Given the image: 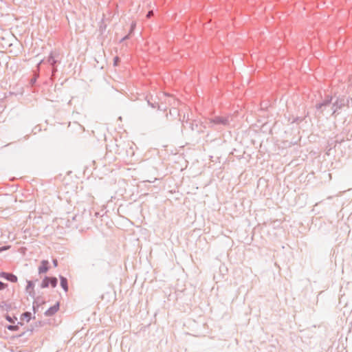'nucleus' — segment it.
Instances as JSON below:
<instances>
[{"label":"nucleus","instance_id":"obj_1","mask_svg":"<svg viewBox=\"0 0 352 352\" xmlns=\"http://www.w3.org/2000/svg\"><path fill=\"white\" fill-rule=\"evenodd\" d=\"M59 309V303L57 302L54 306L50 307L45 312V316H51L58 311Z\"/></svg>","mask_w":352,"mask_h":352},{"label":"nucleus","instance_id":"obj_2","mask_svg":"<svg viewBox=\"0 0 352 352\" xmlns=\"http://www.w3.org/2000/svg\"><path fill=\"white\" fill-rule=\"evenodd\" d=\"M48 265H49V262L47 261H46V260L42 261L41 265L38 267V273L39 274L46 273L49 270Z\"/></svg>","mask_w":352,"mask_h":352},{"label":"nucleus","instance_id":"obj_3","mask_svg":"<svg viewBox=\"0 0 352 352\" xmlns=\"http://www.w3.org/2000/svg\"><path fill=\"white\" fill-rule=\"evenodd\" d=\"M212 122L216 124H221L226 125L229 123V121L228 118L217 117L214 120H212Z\"/></svg>","mask_w":352,"mask_h":352},{"label":"nucleus","instance_id":"obj_4","mask_svg":"<svg viewBox=\"0 0 352 352\" xmlns=\"http://www.w3.org/2000/svg\"><path fill=\"white\" fill-rule=\"evenodd\" d=\"M1 276L12 283H16L17 281V277L12 274L3 273Z\"/></svg>","mask_w":352,"mask_h":352},{"label":"nucleus","instance_id":"obj_5","mask_svg":"<svg viewBox=\"0 0 352 352\" xmlns=\"http://www.w3.org/2000/svg\"><path fill=\"white\" fill-rule=\"evenodd\" d=\"M342 105H344V100H337L336 102L333 104V113H335L338 109H340Z\"/></svg>","mask_w":352,"mask_h":352},{"label":"nucleus","instance_id":"obj_6","mask_svg":"<svg viewBox=\"0 0 352 352\" xmlns=\"http://www.w3.org/2000/svg\"><path fill=\"white\" fill-rule=\"evenodd\" d=\"M27 287H26V292H28L30 295H34V284L31 280L27 281Z\"/></svg>","mask_w":352,"mask_h":352},{"label":"nucleus","instance_id":"obj_7","mask_svg":"<svg viewBox=\"0 0 352 352\" xmlns=\"http://www.w3.org/2000/svg\"><path fill=\"white\" fill-rule=\"evenodd\" d=\"M60 285H61L62 288L65 290V292H67L68 286H67V279L63 276H60Z\"/></svg>","mask_w":352,"mask_h":352},{"label":"nucleus","instance_id":"obj_8","mask_svg":"<svg viewBox=\"0 0 352 352\" xmlns=\"http://www.w3.org/2000/svg\"><path fill=\"white\" fill-rule=\"evenodd\" d=\"M50 285V278L45 277L41 283V287L45 288L47 287Z\"/></svg>","mask_w":352,"mask_h":352},{"label":"nucleus","instance_id":"obj_9","mask_svg":"<svg viewBox=\"0 0 352 352\" xmlns=\"http://www.w3.org/2000/svg\"><path fill=\"white\" fill-rule=\"evenodd\" d=\"M47 62L50 63L52 65H54L56 63V60H55L52 53L50 54L47 59Z\"/></svg>","mask_w":352,"mask_h":352},{"label":"nucleus","instance_id":"obj_10","mask_svg":"<svg viewBox=\"0 0 352 352\" xmlns=\"http://www.w3.org/2000/svg\"><path fill=\"white\" fill-rule=\"evenodd\" d=\"M50 285L52 287H55L57 285V279L56 278H50Z\"/></svg>","mask_w":352,"mask_h":352},{"label":"nucleus","instance_id":"obj_11","mask_svg":"<svg viewBox=\"0 0 352 352\" xmlns=\"http://www.w3.org/2000/svg\"><path fill=\"white\" fill-rule=\"evenodd\" d=\"M7 328L10 331H17L19 329L18 325H8Z\"/></svg>","mask_w":352,"mask_h":352},{"label":"nucleus","instance_id":"obj_12","mask_svg":"<svg viewBox=\"0 0 352 352\" xmlns=\"http://www.w3.org/2000/svg\"><path fill=\"white\" fill-rule=\"evenodd\" d=\"M31 313L30 312H25L23 314V316L26 318L27 321L29 322L31 319Z\"/></svg>","mask_w":352,"mask_h":352},{"label":"nucleus","instance_id":"obj_13","mask_svg":"<svg viewBox=\"0 0 352 352\" xmlns=\"http://www.w3.org/2000/svg\"><path fill=\"white\" fill-rule=\"evenodd\" d=\"M6 319L11 322V323H14V320H16V318H14V319H13L12 317H10V316H6Z\"/></svg>","mask_w":352,"mask_h":352},{"label":"nucleus","instance_id":"obj_14","mask_svg":"<svg viewBox=\"0 0 352 352\" xmlns=\"http://www.w3.org/2000/svg\"><path fill=\"white\" fill-rule=\"evenodd\" d=\"M329 103H330V100H327V102H325L322 104H318V108L320 109L322 106H326V105L329 104Z\"/></svg>","mask_w":352,"mask_h":352},{"label":"nucleus","instance_id":"obj_15","mask_svg":"<svg viewBox=\"0 0 352 352\" xmlns=\"http://www.w3.org/2000/svg\"><path fill=\"white\" fill-rule=\"evenodd\" d=\"M6 287V285L0 281V290L3 289Z\"/></svg>","mask_w":352,"mask_h":352},{"label":"nucleus","instance_id":"obj_16","mask_svg":"<svg viewBox=\"0 0 352 352\" xmlns=\"http://www.w3.org/2000/svg\"><path fill=\"white\" fill-rule=\"evenodd\" d=\"M118 57H115L114 58V65H117L118 64Z\"/></svg>","mask_w":352,"mask_h":352},{"label":"nucleus","instance_id":"obj_17","mask_svg":"<svg viewBox=\"0 0 352 352\" xmlns=\"http://www.w3.org/2000/svg\"><path fill=\"white\" fill-rule=\"evenodd\" d=\"M8 248H9V246H8V247H3V248H0V252L3 251V250H7Z\"/></svg>","mask_w":352,"mask_h":352},{"label":"nucleus","instance_id":"obj_18","mask_svg":"<svg viewBox=\"0 0 352 352\" xmlns=\"http://www.w3.org/2000/svg\"><path fill=\"white\" fill-rule=\"evenodd\" d=\"M153 14V11H149L147 14V17H150Z\"/></svg>","mask_w":352,"mask_h":352},{"label":"nucleus","instance_id":"obj_19","mask_svg":"<svg viewBox=\"0 0 352 352\" xmlns=\"http://www.w3.org/2000/svg\"><path fill=\"white\" fill-rule=\"evenodd\" d=\"M53 264H54V267H56V266H57V265H58V262H57V261H56V260H54V261H53Z\"/></svg>","mask_w":352,"mask_h":352},{"label":"nucleus","instance_id":"obj_20","mask_svg":"<svg viewBox=\"0 0 352 352\" xmlns=\"http://www.w3.org/2000/svg\"><path fill=\"white\" fill-rule=\"evenodd\" d=\"M128 38H129V36H128V35H127V36H124V38H122L121 42H122V41H123L124 40H125V39Z\"/></svg>","mask_w":352,"mask_h":352},{"label":"nucleus","instance_id":"obj_21","mask_svg":"<svg viewBox=\"0 0 352 352\" xmlns=\"http://www.w3.org/2000/svg\"><path fill=\"white\" fill-rule=\"evenodd\" d=\"M128 38H129V36H128V35H127V36H124V38H122L121 42H122V41H123L124 40H125V39Z\"/></svg>","mask_w":352,"mask_h":352},{"label":"nucleus","instance_id":"obj_22","mask_svg":"<svg viewBox=\"0 0 352 352\" xmlns=\"http://www.w3.org/2000/svg\"><path fill=\"white\" fill-rule=\"evenodd\" d=\"M135 25V23H133V24L131 25V31H133V28H134Z\"/></svg>","mask_w":352,"mask_h":352},{"label":"nucleus","instance_id":"obj_23","mask_svg":"<svg viewBox=\"0 0 352 352\" xmlns=\"http://www.w3.org/2000/svg\"><path fill=\"white\" fill-rule=\"evenodd\" d=\"M43 61V60H41V61L38 63V65H40Z\"/></svg>","mask_w":352,"mask_h":352}]
</instances>
